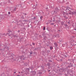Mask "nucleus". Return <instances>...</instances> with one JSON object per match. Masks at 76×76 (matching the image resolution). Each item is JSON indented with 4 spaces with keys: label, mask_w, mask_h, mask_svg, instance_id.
I'll use <instances>...</instances> for the list:
<instances>
[{
    "label": "nucleus",
    "mask_w": 76,
    "mask_h": 76,
    "mask_svg": "<svg viewBox=\"0 0 76 76\" xmlns=\"http://www.w3.org/2000/svg\"><path fill=\"white\" fill-rule=\"evenodd\" d=\"M69 14L70 15H76V12H70L69 13Z\"/></svg>",
    "instance_id": "nucleus-1"
},
{
    "label": "nucleus",
    "mask_w": 76,
    "mask_h": 76,
    "mask_svg": "<svg viewBox=\"0 0 76 76\" xmlns=\"http://www.w3.org/2000/svg\"><path fill=\"white\" fill-rule=\"evenodd\" d=\"M9 36H10V37H14L15 38V37H16V35H14L13 34H11L10 35H9Z\"/></svg>",
    "instance_id": "nucleus-2"
},
{
    "label": "nucleus",
    "mask_w": 76,
    "mask_h": 76,
    "mask_svg": "<svg viewBox=\"0 0 76 76\" xmlns=\"http://www.w3.org/2000/svg\"><path fill=\"white\" fill-rule=\"evenodd\" d=\"M17 8L16 7H15L12 10L15 12V11H16V9Z\"/></svg>",
    "instance_id": "nucleus-3"
},
{
    "label": "nucleus",
    "mask_w": 76,
    "mask_h": 76,
    "mask_svg": "<svg viewBox=\"0 0 76 76\" xmlns=\"http://www.w3.org/2000/svg\"><path fill=\"white\" fill-rule=\"evenodd\" d=\"M8 32H11L12 31H11L10 30V29H8Z\"/></svg>",
    "instance_id": "nucleus-4"
},
{
    "label": "nucleus",
    "mask_w": 76,
    "mask_h": 76,
    "mask_svg": "<svg viewBox=\"0 0 76 76\" xmlns=\"http://www.w3.org/2000/svg\"><path fill=\"white\" fill-rule=\"evenodd\" d=\"M54 44L56 47H57V44L56 43H54Z\"/></svg>",
    "instance_id": "nucleus-5"
},
{
    "label": "nucleus",
    "mask_w": 76,
    "mask_h": 76,
    "mask_svg": "<svg viewBox=\"0 0 76 76\" xmlns=\"http://www.w3.org/2000/svg\"><path fill=\"white\" fill-rule=\"evenodd\" d=\"M42 18H43L42 16H41L40 17V19H41Z\"/></svg>",
    "instance_id": "nucleus-6"
},
{
    "label": "nucleus",
    "mask_w": 76,
    "mask_h": 76,
    "mask_svg": "<svg viewBox=\"0 0 76 76\" xmlns=\"http://www.w3.org/2000/svg\"><path fill=\"white\" fill-rule=\"evenodd\" d=\"M8 14H9V15H10V12H8Z\"/></svg>",
    "instance_id": "nucleus-7"
},
{
    "label": "nucleus",
    "mask_w": 76,
    "mask_h": 76,
    "mask_svg": "<svg viewBox=\"0 0 76 76\" xmlns=\"http://www.w3.org/2000/svg\"><path fill=\"white\" fill-rule=\"evenodd\" d=\"M44 30H45V27L44 28H43Z\"/></svg>",
    "instance_id": "nucleus-8"
},
{
    "label": "nucleus",
    "mask_w": 76,
    "mask_h": 76,
    "mask_svg": "<svg viewBox=\"0 0 76 76\" xmlns=\"http://www.w3.org/2000/svg\"><path fill=\"white\" fill-rule=\"evenodd\" d=\"M32 44L33 45H35V44L34 43H32Z\"/></svg>",
    "instance_id": "nucleus-9"
},
{
    "label": "nucleus",
    "mask_w": 76,
    "mask_h": 76,
    "mask_svg": "<svg viewBox=\"0 0 76 76\" xmlns=\"http://www.w3.org/2000/svg\"><path fill=\"white\" fill-rule=\"evenodd\" d=\"M50 50H53V48H50Z\"/></svg>",
    "instance_id": "nucleus-10"
},
{
    "label": "nucleus",
    "mask_w": 76,
    "mask_h": 76,
    "mask_svg": "<svg viewBox=\"0 0 76 76\" xmlns=\"http://www.w3.org/2000/svg\"><path fill=\"white\" fill-rule=\"evenodd\" d=\"M68 10L67 9L66 10V12H67V10Z\"/></svg>",
    "instance_id": "nucleus-11"
},
{
    "label": "nucleus",
    "mask_w": 76,
    "mask_h": 76,
    "mask_svg": "<svg viewBox=\"0 0 76 76\" xmlns=\"http://www.w3.org/2000/svg\"><path fill=\"white\" fill-rule=\"evenodd\" d=\"M14 73L15 74V73H16V72H14Z\"/></svg>",
    "instance_id": "nucleus-12"
},
{
    "label": "nucleus",
    "mask_w": 76,
    "mask_h": 76,
    "mask_svg": "<svg viewBox=\"0 0 76 76\" xmlns=\"http://www.w3.org/2000/svg\"><path fill=\"white\" fill-rule=\"evenodd\" d=\"M34 19H36V17H34Z\"/></svg>",
    "instance_id": "nucleus-13"
},
{
    "label": "nucleus",
    "mask_w": 76,
    "mask_h": 76,
    "mask_svg": "<svg viewBox=\"0 0 76 76\" xmlns=\"http://www.w3.org/2000/svg\"><path fill=\"white\" fill-rule=\"evenodd\" d=\"M10 70V69H8V70Z\"/></svg>",
    "instance_id": "nucleus-14"
},
{
    "label": "nucleus",
    "mask_w": 76,
    "mask_h": 76,
    "mask_svg": "<svg viewBox=\"0 0 76 76\" xmlns=\"http://www.w3.org/2000/svg\"><path fill=\"white\" fill-rule=\"evenodd\" d=\"M17 76H19V75H17Z\"/></svg>",
    "instance_id": "nucleus-15"
},
{
    "label": "nucleus",
    "mask_w": 76,
    "mask_h": 76,
    "mask_svg": "<svg viewBox=\"0 0 76 76\" xmlns=\"http://www.w3.org/2000/svg\"><path fill=\"white\" fill-rule=\"evenodd\" d=\"M31 54H32V53H31Z\"/></svg>",
    "instance_id": "nucleus-16"
},
{
    "label": "nucleus",
    "mask_w": 76,
    "mask_h": 76,
    "mask_svg": "<svg viewBox=\"0 0 76 76\" xmlns=\"http://www.w3.org/2000/svg\"><path fill=\"white\" fill-rule=\"evenodd\" d=\"M12 58H13V57H12Z\"/></svg>",
    "instance_id": "nucleus-17"
},
{
    "label": "nucleus",
    "mask_w": 76,
    "mask_h": 76,
    "mask_svg": "<svg viewBox=\"0 0 76 76\" xmlns=\"http://www.w3.org/2000/svg\"><path fill=\"white\" fill-rule=\"evenodd\" d=\"M17 22H18H18H18V21H17Z\"/></svg>",
    "instance_id": "nucleus-18"
},
{
    "label": "nucleus",
    "mask_w": 76,
    "mask_h": 76,
    "mask_svg": "<svg viewBox=\"0 0 76 76\" xmlns=\"http://www.w3.org/2000/svg\"><path fill=\"white\" fill-rule=\"evenodd\" d=\"M68 11H69V9H68Z\"/></svg>",
    "instance_id": "nucleus-19"
},
{
    "label": "nucleus",
    "mask_w": 76,
    "mask_h": 76,
    "mask_svg": "<svg viewBox=\"0 0 76 76\" xmlns=\"http://www.w3.org/2000/svg\"><path fill=\"white\" fill-rule=\"evenodd\" d=\"M68 23H69V22H68Z\"/></svg>",
    "instance_id": "nucleus-20"
},
{
    "label": "nucleus",
    "mask_w": 76,
    "mask_h": 76,
    "mask_svg": "<svg viewBox=\"0 0 76 76\" xmlns=\"http://www.w3.org/2000/svg\"><path fill=\"white\" fill-rule=\"evenodd\" d=\"M72 41H74L73 40H72Z\"/></svg>",
    "instance_id": "nucleus-21"
},
{
    "label": "nucleus",
    "mask_w": 76,
    "mask_h": 76,
    "mask_svg": "<svg viewBox=\"0 0 76 76\" xmlns=\"http://www.w3.org/2000/svg\"><path fill=\"white\" fill-rule=\"evenodd\" d=\"M18 73H19V72H18Z\"/></svg>",
    "instance_id": "nucleus-22"
},
{
    "label": "nucleus",
    "mask_w": 76,
    "mask_h": 76,
    "mask_svg": "<svg viewBox=\"0 0 76 76\" xmlns=\"http://www.w3.org/2000/svg\"><path fill=\"white\" fill-rule=\"evenodd\" d=\"M1 76H2V75H1Z\"/></svg>",
    "instance_id": "nucleus-23"
},
{
    "label": "nucleus",
    "mask_w": 76,
    "mask_h": 76,
    "mask_svg": "<svg viewBox=\"0 0 76 76\" xmlns=\"http://www.w3.org/2000/svg\"><path fill=\"white\" fill-rule=\"evenodd\" d=\"M66 12H65L64 14H65Z\"/></svg>",
    "instance_id": "nucleus-24"
},
{
    "label": "nucleus",
    "mask_w": 76,
    "mask_h": 76,
    "mask_svg": "<svg viewBox=\"0 0 76 76\" xmlns=\"http://www.w3.org/2000/svg\"><path fill=\"white\" fill-rule=\"evenodd\" d=\"M11 1H12V0H11Z\"/></svg>",
    "instance_id": "nucleus-25"
}]
</instances>
